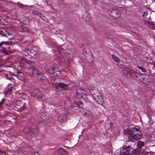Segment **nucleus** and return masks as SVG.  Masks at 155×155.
<instances>
[{
	"mask_svg": "<svg viewBox=\"0 0 155 155\" xmlns=\"http://www.w3.org/2000/svg\"><path fill=\"white\" fill-rule=\"evenodd\" d=\"M91 94L94 99L99 104L102 105L104 103V99L100 92L95 88L89 89Z\"/></svg>",
	"mask_w": 155,
	"mask_h": 155,
	"instance_id": "1",
	"label": "nucleus"
},
{
	"mask_svg": "<svg viewBox=\"0 0 155 155\" xmlns=\"http://www.w3.org/2000/svg\"><path fill=\"white\" fill-rule=\"evenodd\" d=\"M30 93L31 96L36 98L38 100L43 101L45 99L44 94L38 89L36 88L31 89Z\"/></svg>",
	"mask_w": 155,
	"mask_h": 155,
	"instance_id": "2",
	"label": "nucleus"
},
{
	"mask_svg": "<svg viewBox=\"0 0 155 155\" xmlns=\"http://www.w3.org/2000/svg\"><path fill=\"white\" fill-rule=\"evenodd\" d=\"M45 71L49 73H53L54 75L56 74L57 76L60 75L61 72L60 71H57L55 72H53L54 71V68L50 65H46L45 66Z\"/></svg>",
	"mask_w": 155,
	"mask_h": 155,
	"instance_id": "3",
	"label": "nucleus"
},
{
	"mask_svg": "<svg viewBox=\"0 0 155 155\" xmlns=\"http://www.w3.org/2000/svg\"><path fill=\"white\" fill-rule=\"evenodd\" d=\"M25 52L32 57L37 58L39 56V54L37 52L32 49L26 48L25 50Z\"/></svg>",
	"mask_w": 155,
	"mask_h": 155,
	"instance_id": "4",
	"label": "nucleus"
},
{
	"mask_svg": "<svg viewBox=\"0 0 155 155\" xmlns=\"http://www.w3.org/2000/svg\"><path fill=\"white\" fill-rule=\"evenodd\" d=\"M35 63L34 62V64L28 65V70L32 72V75L36 78L41 72L35 68Z\"/></svg>",
	"mask_w": 155,
	"mask_h": 155,
	"instance_id": "5",
	"label": "nucleus"
},
{
	"mask_svg": "<svg viewBox=\"0 0 155 155\" xmlns=\"http://www.w3.org/2000/svg\"><path fill=\"white\" fill-rule=\"evenodd\" d=\"M76 95L79 98L84 99L86 96V92L82 89H77Z\"/></svg>",
	"mask_w": 155,
	"mask_h": 155,
	"instance_id": "6",
	"label": "nucleus"
},
{
	"mask_svg": "<svg viewBox=\"0 0 155 155\" xmlns=\"http://www.w3.org/2000/svg\"><path fill=\"white\" fill-rule=\"evenodd\" d=\"M130 148V146H128L127 147H123L122 149L120 151L121 155H129L130 154V152L131 150Z\"/></svg>",
	"mask_w": 155,
	"mask_h": 155,
	"instance_id": "7",
	"label": "nucleus"
},
{
	"mask_svg": "<svg viewBox=\"0 0 155 155\" xmlns=\"http://www.w3.org/2000/svg\"><path fill=\"white\" fill-rule=\"evenodd\" d=\"M127 133L128 134H130L132 137L136 135L141 133L140 131L138 129L135 128H133L128 130Z\"/></svg>",
	"mask_w": 155,
	"mask_h": 155,
	"instance_id": "8",
	"label": "nucleus"
},
{
	"mask_svg": "<svg viewBox=\"0 0 155 155\" xmlns=\"http://www.w3.org/2000/svg\"><path fill=\"white\" fill-rule=\"evenodd\" d=\"M16 107L18 109L21 110H22L24 109V103L21 100H18L16 101L15 103Z\"/></svg>",
	"mask_w": 155,
	"mask_h": 155,
	"instance_id": "9",
	"label": "nucleus"
},
{
	"mask_svg": "<svg viewBox=\"0 0 155 155\" xmlns=\"http://www.w3.org/2000/svg\"><path fill=\"white\" fill-rule=\"evenodd\" d=\"M120 14L119 11L117 9H113L110 13L111 16L115 18L119 17L120 16Z\"/></svg>",
	"mask_w": 155,
	"mask_h": 155,
	"instance_id": "10",
	"label": "nucleus"
},
{
	"mask_svg": "<svg viewBox=\"0 0 155 155\" xmlns=\"http://www.w3.org/2000/svg\"><path fill=\"white\" fill-rule=\"evenodd\" d=\"M56 85H55L56 87H58L59 88L61 89L66 90L68 88V85L63 83H56Z\"/></svg>",
	"mask_w": 155,
	"mask_h": 155,
	"instance_id": "11",
	"label": "nucleus"
},
{
	"mask_svg": "<svg viewBox=\"0 0 155 155\" xmlns=\"http://www.w3.org/2000/svg\"><path fill=\"white\" fill-rule=\"evenodd\" d=\"M16 73V76L18 79L22 81H24L25 80V76L22 72H20L17 70Z\"/></svg>",
	"mask_w": 155,
	"mask_h": 155,
	"instance_id": "12",
	"label": "nucleus"
},
{
	"mask_svg": "<svg viewBox=\"0 0 155 155\" xmlns=\"http://www.w3.org/2000/svg\"><path fill=\"white\" fill-rule=\"evenodd\" d=\"M129 75L131 77L136 78L139 77V76H140V74L137 73L135 70L131 69L130 71V73Z\"/></svg>",
	"mask_w": 155,
	"mask_h": 155,
	"instance_id": "13",
	"label": "nucleus"
},
{
	"mask_svg": "<svg viewBox=\"0 0 155 155\" xmlns=\"http://www.w3.org/2000/svg\"><path fill=\"white\" fill-rule=\"evenodd\" d=\"M131 69L127 67L123 68L122 69V72L123 74L126 75H129Z\"/></svg>",
	"mask_w": 155,
	"mask_h": 155,
	"instance_id": "14",
	"label": "nucleus"
},
{
	"mask_svg": "<svg viewBox=\"0 0 155 155\" xmlns=\"http://www.w3.org/2000/svg\"><path fill=\"white\" fill-rule=\"evenodd\" d=\"M21 62L22 63H27L28 64V65H31L33 64H34V62L33 61H30L28 60L25 58H22L21 59Z\"/></svg>",
	"mask_w": 155,
	"mask_h": 155,
	"instance_id": "15",
	"label": "nucleus"
},
{
	"mask_svg": "<svg viewBox=\"0 0 155 155\" xmlns=\"http://www.w3.org/2000/svg\"><path fill=\"white\" fill-rule=\"evenodd\" d=\"M58 120L61 122H65L67 120V116L64 114L61 115L58 117Z\"/></svg>",
	"mask_w": 155,
	"mask_h": 155,
	"instance_id": "16",
	"label": "nucleus"
},
{
	"mask_svg": "<svg viewBox=\"0 0 155 155\" xmlns=\"http://www.w3.org/2000/svg\"><path fill=\"white\" fill-rule=\"evenodd\" d=\"M29 132L33 134H37L39 133V130L37 127L31 129L29 130Z\"/></svg>",
	"mask_w": 155,
	"mask_h": 155,
	"instance_id": "17",
	"label": "nucleus"
},
{
	"mask_svg": "<svg viewBox=\"0 0 155 155\" xmlns=\"http://www.w3.org/2000/svg\"><path fill=\"white\" fill-rule=\"evenodd\" d=\"M82 18L84 20L88 21L90 19V15L87 12H85L83 15Z\"/></svg>",
	"mask_w": 155,
	"mask_h": 155,
	"instance_id": "18",
	"label": "nucleus"
},
{
	"mask_svg": "<svg viewBox=\"0 0 155 155\" xmlns=\"http://www.w3.org/2000/svg\"><path fill=\"white\" fill-rule=\"evenodd\" d=\"M5 77L7 79L10 81L11 82L12 84L15 83V79L10 75H6Z\"/></svg>",
	"mask_w": 155,
	"mask_h": 155,
	"instance_id": "19",
	"label": "nucleus"
},
{
	"mask_svg": "<svg viewBox=\"0 0 155 155\" xmlns=\"http://www.w3.org/2000/svg\"><path fill=\"white\" fill-rule=\"evenodd\" d=\"M112 59H113L114 61L116 62L117 63V64H119V62L120 61V59L118 58L114 54H113L112 55Z\"/></svg>",
	"mask_w": 155,
	"mask_h": 155,
	"instance_id": "20",
	"label": "nucleus"
},
{
	"mask_svg": "<svg viewBox=\"0 0 155 155\" xmlns=\"http://www.w3.org/2000/svg\"><path fill=\"white\" fill-rule=\"evenodd\" d=\"M44 84H47L48 83V80L44 75L42 77V78L39 81Z\"/></svg>",
	"mask_w": 155,
	"mask_h": 155,
	"instance_id": "21",
	"label": "nucleus"
},
{
	"mask_svg": "<svg viewBox=\"0 0 155 155\" xmlns=\"http://www.w3.org/2000/svg\"><path fill=\"white\" fill-rule=\"evenodd\" d=\"M140 149L139 148L136 149L135 150H133L131 151V152L133 154H134L137 155H138L140 154Z\"/></svg>",
	"mask_w": 155,
	"mask_h": 155,
	"instance_id": "22",
	"label": "nucleus"
},
{
	"mask_svg": "<svg viewBox=\"0 0 155 155\" xmlns=\"http://www.w3.org/2000/svg\"><path fill=\"white\" fill-rule=\"evenodd\" d=\"M144 144V142L141 141H139L137 143V146L138 148L140 149L141 147H143Z\"/></svg>",
	"mask_w": 155,
	"mask_h": 155,
	"instance_id": "23",
	"label": "nucleus"
},
{
	"mask_svg": "<svg viewBox=\"0 0 155 155\" xmlns=\"http://www.w3.org/2000/svg\"><path fill=\"white\" fill-rule=\"evenodd\" d=\"M25 25H26L24 24L22 25H21V28L22 29L23 31H25L26 32H29L26 27L25 26Z\"/></svg>",
	"mask_w": 155,
	"mask_h": 155,
	"instance_id": "24",
	"label": "nucleus"
},
{
	"mask_svg": "<svg viewBox=\"0 0 155 155\" xmlns=\"http://www.w3.org/2000/svg\"><path fill=\"white\" fill-rule=\"evenodd\" d=\"M141 137V133L138 134L133 137L134 139L139 140Z\"/></svg>",
	"mask_w": 155,
	"mask_h": 155,
	"instance_id": "25",
	"label": "nucleus"
},
{
	"mask_svg": "<svg viewBox=\"0 0 155 155\" xmlns=\"http://www.w3.org/2000/svg\"><path fill=\"white\" fill-rule=\"evenodd\" d=\"M44 75L42 73H40L37 76V77L35 78H37V79L39 81L41 80V79L42 78V77L44 76Z\"/></svg>",
	"mask_w": 155,
	"mask_h": 155,
	"instance_id": "26",
	"label": "nucleus"
},
{
	"mask_svg": "<svg viewBox=\"0 0 155 155\" xmlns=\"http://www.w3.org/2000/svg\"><path fill=\"white\" fill-rule=\"evenodd\" d=\"M0 34H1L2 36H5L8 38L9 40H11L12 39V38H9L8 37L7 35V33L5 32V33H4L3 31H0Z\"/></svg>",
	"mask_w": 155,
	"mask_h": 155,
	"instance_id": "27",
	"label": "nucleus"
},
{
	"mask_svg": "<svg viewBox=\"0 0 155 155\" xmlns=\"http://www.w3.org/2000/svg\"><path fill=\"white\" fill-rule=\"evenodd\" d=\"M17 6L18 7L21 8H24V7L26 6V5L21 4L19 3H17Z\"/></svg>",
	"mask_w": 155,
	"mask_h": 155,
	"instance_id": "28",
	"label": "nucleus"
},
{
	"mask_svg": "<svg viewBox=\"0 0 155 155\" xmlns=\"http://www.w3.org/2000/svg\"><path fill=\"white\" fill-rule=\"evenodd\" d=\"M32 12L34 14L37 15L39 16H40L41 15V13L39 12L36 11H33Z\"/></svg>",
	"mask_w": 155,
	"mask_h": 155,
	"instance_id": "29",
	"label": "nucleus"
},
{
	"mask_svg": "<svg viewBox=\"0 0 155 155\" xmlns=\"http://www.w3.org/2000/svg\"><path fill=\"white\" fill-rule=\"evenodd\" d=\"M138 68L139 69L141 70L142 72H146L145 70L143 68L139 66H138Z\"/></svg>",
	"mask_w": 155,
	"mask_h": 155,
	"instance_id": "30",
	"label": "nucleus"
},
{
	"mask_svg": "<svg viewBox=\"0 0 155 155\" xmlns=\"http://www.w3.org/2000/svg\"><path fill=\"white\" fill-rule=\"evenodd\" d=\"M77 105L79 107H82L81 106H83V102L81 101H79V103L77 104Z\"/></svg>",
	"mask_w": 155,
	"mask_h": 155,
	"instance_id": "31",
	"label": "nucleus"
},
{
	"mask_svg": "<svg viewBox=\"0 0 155 155\" xmlns=\"http://www.w3.org/2000/svg\"><path fill=\"white\" fill-rule=\"evenodd\" d=\"M13 88V87H11L10 88L8 89L7 90V92H8L9 93H11V92L12 90V88Z\"/></svg>",
	"mask_w": 155,
	"mask_h": 155,
	"instance_id": "32",
	"label": "nucleus"
},
{
	"mask_svg": "<svg viewBox=\"0 0 155 155\" xmlns=\"http://www.w3.org/2000/svg\"><path fill=\"white\" fill-rule=\"evenodd\" d=\"M143 155H151V154L150 152H145L143 153Z\"/></svg>",
	"mask_w": 155,
	"mask_h": 155,
	"instance_id": "33",
	"label": "nucleus"
},
{
	"mask_svg": "<svg viewBox=\"0 0 155 155\" xmlns=\"http://www.w3.org/2000/svg\"><path fill=\"white\" fill-rule=\"evenodd\" d=\"M12 42L9 41H5V45H12Z\"/></svg>",
	"mask_w": 155,
	"mask_h": 155,
	"instance_id": "34",
	"label": "nucleus"
},
{
	"mask_svg": "<svg viewBox=\"0 0 155 155\" xmlns=\"http://www.w3.org/2000/svg\"><path fill=\"white\" fill-rule=\"evenodd\" d=\"M148 15V14L146 12H144L143 13V14L142 15V16L143 17H145L144 16H147V15Z\"/></svg>",
	"mask_w": 155,
	"mask_h": 155,
	"instance_id": "35",
	"label": "nucleus"
},
{
	"mask_svg": "<svg viewBox=\"0 0 155 155\" xmlns=\"http://www.w3.org/2000/svg\"><path fill=\"white\" fill-rule=\"evenodd\" d=\"M5 100L4 99H3L0 102V107L3 104V102L5 101Z\"/></svg>",
	"mask_w": 155,
	"mask_h": 155,
	"instance_id": "36",
	"label": "nucleus"
},
{
	"mask_svg": "<svg viewBox=\"0 0 155 155\" xmlns=\"http://www.w3.org/2000/svg\"><path fill=\"white\" fill-rule=\"evenodd\" d=\"M0 155H5V153L3 151H0Z\"/></svg>",
	"mask_w": 155,
	"mask_h": 155,
	"instance_id": "37",
	"label": "nucleus"
},
{
	"mask_svg": "<svg viewBox=\"0 0 155 155\" xmlns=\"http://www.w3.org/2000/svg\"><path fill=\"white\" fill-rule=\"evenodd\" d=\"M5 32L7 33V34L8 35V36H7L9 38H11V36L10 37V34L8 32L6 31H5Z\"/></svg>",
	"mask_w": 155,
	"mask_h": 155,
	"instance_id": "38",
	"label": "nucleus"
},
{
	"mask_svg": "<svg viewBox=\"0 0 155 155\" xmlns=\"http://www.w3.org/2000/svg\"><path fill=\"white\" fill-rule=\"evenodd\" d=\"M3 44L5 45V41H3L0 43V46H1Z\"/></svg>",
	"mask_w": 155,
	"mask_h": 155,
	"instance_id": "39",
	"label": "nucleus"
},
{
	"mask_svg": "<svg viewBox=\"0 0 155 155\" xmlns=\"http://www.w3.org/2000/svg\"><path fill=\"white\" fill-rule=\"evenodd\" d=\"M34 155H40L39 153L37 152H35L34 154Z\"/></svg>",
	"mask_w": 155,
	"mask_h": 155,
	"instance_id": "40",
	"label": "nucleus"
},
{
	"mask_svg": "<svg viewBox=\"0 0 155 155\" xmlns=\"http://www.w3.org/2000/svg\"><path fill=\"white\" fill-rule=\"evenodd\" d=\"M63 151H64V153L65 154H67L68 153V151H67L66 150H63Z\"/></svg>",
	"mask_w": 155,
	"mask_h": 155,
	"instance_id": "41",
	"label": "nucleus"
},
{
	"mask_svg": "<svg viewBox=\"0 0 155 155\" xmlns=\"http://www.w3.org/2000/svg\"><path fill=\"white\" fill-rule=\"evenodd\" d=\"M8 93V92H7V91H5L4 92V94H5V95H6Z\"/></svg>",
	"mask_w": 155,
	"mask_h": 155,
	"instance_id": "42",
	"label": "nucleus"
},
{
	"mask_svg": "<svg viewBox=\"0 0 155 155\" xmlns=\"http://www.w3.org/2000/svg\"><path fill=\"white\" fill-rule=\"evenodd\" d=\"M110 126L111 127H112L113 126V124L112 123H110Z\"/></svg>",
	"mask_w": 155,
	"mask_h": 155,
	"instance_id": "43",
	"label": "nucleus"
},
{
	"mask_svg": "<svg viewBox=\"0 0 155 155\" xmlns=\"http://www.w3.org/2000/svg\"><path fill=\"white\" fill-rule=\"evenodd\" d=\"M61 149H62L63 150H64L62 149V148H61Z\"/></svg>",
	"mask_w": 155,
	"mask_h": 155,
	"instance_id": "44",
	"label": "nucleus"
},
{
	"mask_svg": "<svg viewBox=\"0 0 155 155\" xmlns=\"http://www.w3.org/2000/svg\"><path fill=\"white\" fill-rule=\"evenodd\" d=\"M131 155V154H130V155Z\"/></svg>",
	"mask_w": 155,
	"mask_h": 155,
	"instance_id": "45",
	"label": "nucleus"
}]
</instances>
